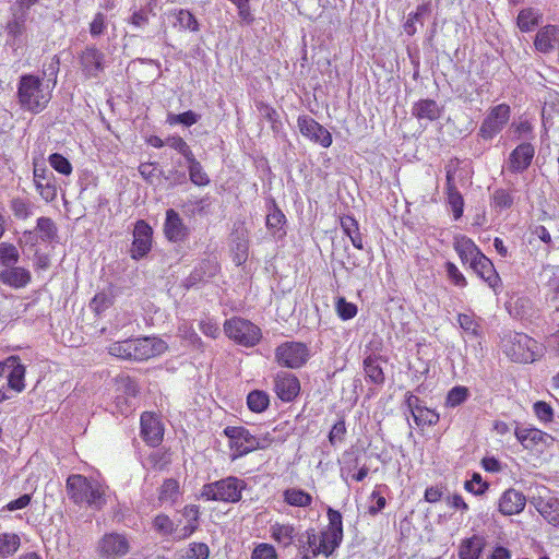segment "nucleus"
Returning <instances> with one entry per match:
<instances>
[{
  "instance_id": "0e129e2a",
  "label": "nucleus",
  "mask_w": 559,
  "mask_h": 559,
  "mask_svg": "<svg viewBox=\"0 0 559 559\" xmlns=\"http://www.w3.org/2000/svg\"><path fill=\"white\" fill-rule=\"evenodd\" d=\"M36 190L40 194V197L47 201L50 202L56 199L57 197V188L53 183V180H48L43 183L35 185Z\"/></svg>"
},
{
  "instance_id": "4c0bfd02",
  "label": "nucleus",
  "mask_w": 559,
  "mask_h": 559,
  "mask_svg": "<svg viewBox=\"0 0 559 559\" xmlns=\"http://www.w3.org/2000/svg\"><path fill=\"white\" fill-rule=\"evenodd\" d=\"M539 15L532 9H523L518 15V26L522 32H530L538 24Z\"/></svg>"
},
{
  "instance_id": "7c9ffc66",
  "label": "nucleus",
  "mask_w": 559,
  "mask_h": 559,
  "mask_svg": "<svg viewBox=\"0 0 559 559\" xmlns=\"http://www.w3.org/2000/svg\"><path fill=\"white\" fill-rule=\"evenodd\" d=\"M514 198L510 191L503 188L496 189L491 195L490 205L496 212L511 209Z\"/></svg>"
},
{
  "instance_id": "5fc2aeb1",
  "label": "nucleus",
  "mask_w": 559,
  "mask_h": 559,
  "mask_svg": "<svg viewBox=\"0 0 559 559\" xmlns=\"http://www.w3.org/2000/svg\"><path fill=\"white\" fill-rule=\"evenodd\" d=\"M199 513L198 506L190 504L185 507V515L190 516L191 521L183 528V537L190 536L198 528Z\"/></svg>"
},
{
  "instance_id": "aec40b11",
  "label": "nucleus",
  "mask_w": 559,
  "mask_h": 559,
  "mask_svg": "<svg viewBox=\"0 0 559 559\" xmlns=\"http://www.w3.org/2000/svg\"><path fill=\"white\" fill-rule=\"evenodd\" d=\"M526 504L525 496L513 489H507L499 499V511L504 515L521 513Z\"/></svg>"
},
{
  "instance_id": "f3484780",
  "label": "nucleus",
  "mask_w": 559,
  "mask_h": 559,
  "mask_svg": "<svg viewBox=\"0 0 559 559\" xmlns=\"http://www.w3.org/2000/svg\"><path fill=\"white\" fill-rule=\"evenodd\" d=\"M163 230L166 239L171 242H183L190 234L189 227L174 209L166 211Z\"/></svg>"
},
{
  "instance_id": "6e6d98bb",
  "label": "nucleus",
  "mask_w": 559,
  "mask_h": 559,
  "mask_svg": "<svg viewBox=\"0 0 559 559\" xmlns=\"http://www.w3.org/2000/svg\"><path fill=\"white\" fill-rule=\"evenodd\" d=\"M24 16H15L11 21H9L5 25V31L9 36L13 38H17L22 36L26 29Z\"/></svg>"
},
{
  "instance_id": "dca6fc26",
  "label": "nucleus",
  "mask_w": 559,
  "mask_h": 559,
  "mask_svg": "<svg viewBox=\"0 0 559 559\" xmlns=\"http://www.w3.org/2000/svg\"><path fill=\"white\" fill-rule=\"evenodd\" d=\"M310 357V350L305 343L286 342L282 344V362L289 368L302 367Z\"/></svg>"
},
{
  "instance_id": "473e14b6",
  "label": "nucleus",
  "mask_w": 559,
  "mask_h": 559,
  "mask_svg": "<svg viewBox=\"0 0 559 559\" xmlns=\"http://www.w3.org/2000/svg\"><path fill=\"white\" fill-rule=\"evenodd\" d=\"M21 539L15 533L0 534V559L12 556L20 547Z\"/></svg>"
},
{
  "instance_id": "e2e57ef3",
  "label": "nucleus",
  "mask_w": 559,
  "mask_h": 559,
  "mask_svg": "<svg viewBox=\"0 0 559 559\" xmlns=\"http://www.w3.org/2000/svg\"><path fill=\"white\" fill-rule=\"evenodd\" d=\"M111 305H112L111 298L104 292L97 293L91 301V307L97 313L104 312Z\"/></svg>"
},
{
  "instance_id": "338daca9",
  "label": "nucleus",
  "mask_w": 559,
  "mask_h": 559,
  "mask_svg": "<svg viewBox=\"0 0 559 559\" xmlns=\"http://www.w3.org/2000/svg\"><path fill=\"white\" fill-rule=\"evenodd\" d=\"M386 504L385 498L377 490H373L370 496V504L368 507V513L377 515L380 513Z\"/></svg>"
},
{
  "instance_id": "c03bdc74",
  "label": "nucleus",
  "mask_w": 559,
  "mask_h": 559,
  "mask_svg": "<svg viewBox=\"0 0 559 559\" xmlns=\"http://www.w3.org/2000/svg\"><path fill=\"white\" fill-rule=\"evenodd\" d=\"M166 145L180 153L186 160L194 157V154L188 143L179 135H171L166 139Z\"/></svg>"
},
{
  "instance_id": "412c9836",
  "label": "nucleus",
  "mask_w": 559,
  "mask_h": 559,
  "mask_svg": "<svg viewBox=\"0 0 559 559\" xmlns=\"http://www.w3.org/2000/svg\"><path fill=\"white\" fill-rule=\"evenodd\" d=\"M515 437L527 450H534L537 445L546 443L547 439L550 438L548 433L528 426L516 427Z\"/></svg>"
},
{
  "instance_id": "72a5a7b5",
  "label": "nucleus",
  "mask_w": 559,
  "mask_h": 559,
  "mask_svg": "<svg viewBox=\"0 0 559 559\" xmlns=\"http://www.w3.org/2000/svg\"><path fill=\"white\" fill-rule=\"evenodd\" d=\"M36 230L43 241H52L57 237V226L49 217H38L36 223Z\"/></svg>"
},
{
  "instance_id": "bb28decb",
  "label": "nucleus",
  "mask_w": 559,
  "mask_h": 559,
  "mask_svg": "<svg viewBox=\"0 0 559 559\" xmlns=\"http://www.w3.org/2000/svg\"><path fill=\"white\" fill-rule=\"evenodd\" d=\"M454 249L462 262H468L469 264L473 262L474 258H477L483 253L475 242L466 236L455 239Z\"/></svg>"
},
{
  "instance_id": "a18cd8bd",
  "label": "nucleus",
  "mask_w": 559,
  "mask_h": 559,
  "mask_svg": "<svg viewBox=\"0 0 559 559\" xmlns=\"http://www.w3.org/2000/svg\"><path fill=\"white\" fill-rule=\"evenodd\" d=\"M335 310L337 316L344 321L353 319L358 311L357 306L353 302H348L345 297H337Z\"/></svg>"
},
{
  "instance_id": "4468645a",
  "label": "nucleus",
  "mask_w": 559,
  "mask_h": 559,
  "mask_svg": "<svg viewBox=\"0 0 559 559\" xmlns=\"http://www.w3.org/2000/svg\"><path fill=\"white\" fill-rule=\"evenodd\" d=\"M152 227L143 219L134 225L131 258L140 260L144 258L152 248Z\"/></svg>"
},
{
  "instance_id": "e433bc0d",
  "label": "nucleus",
  "mask_w": 559,
  "mask_h": 559,
  "mask_svg": "<svg viewBox=\"0 0 559 559\" xmlns=\"http://www.w3.org/2000/svg\"><path fill=\"white\" fill-rule=\"evenodd\" d=\"M10 210L12 211L14 217L20 221H26L33 214L31 202L20 197L13 198L10 201Z\"/></svg>"
},
{
  "instance_id": "680f3d73",
  "label": "nucleus",
  "mask_w": 559,
  "mask_h": 559,
  "mask_svg": "<svg viewBox=\"0 0 559 559\" xmlns=\"http://www.w3.org/2000/svg\"><path fill=\"white\" fill-rule=\"evenodd\" d=\"M533 408L535 415L539 420L544 423H550L552 420L554 412L548 403L544 401H538L534 404Z\"/></svg>"
},
{
  "instance_id": "ddd939ff",
  "label": "nucleus",
  "mask_w": 559,
  "mask_h": 559,
  "mask_svg": "<svg viewBox=\"0 0 559 559\" xmlns=\"http://www.w3.org/2000/svg\"><path fill=\"white\" fill-rule=\"evenodd\" d=\"M535 156V147L530 142L515 146L506 162L507 170L511 174H522L528 169Z\"/></svg>"
},
{
  "instance_id": "7ed1b4c3",
  "label": "nucleus",
  "mask_w": 559,
  "mask_h": 559,
  "mask_svg": "<svg viewBox=\"0 0 559 559\" xmlns=\"http://www.w3.org/2000/svg\"><path fill=\"white\" fill-rule=\"evenodd\" d=\"M17 102L24 111L37 115L43 112L52 98V88L44 85L43 78L23 74L17 82Z\"/></svg>"
},
{
  "instance_id": "a211bd4d",
  "label": "nucleus",
  "mask_w": 559,
  "mask_h": 559,
  "mask_svg": "<svg viewBox=\"0 0 559 559\" xmlns=\"http://www.w3.org/2000/svg\"><path fill=\"white\" fill-rule=\"evenodd\" d=\"M488 546V538L483 534H473L463 538L457 546L459 559H481Z\"/></svg>"
},
{
  "instance_id": "8fccbe9b",
  "label": "nucleus",
  "mask_w": 559,
  "mask_h": 559,
  "mask_svg": "<svg viewBox=\"0 0 559 559\" xmlns=\"http://www.w3.org/2000/svg\"><path fill=\"white\" fill-rule=\"evenodd\" d=\"M178 335L198 348L203 346L202 338L194 331L193 326L188 322H183L178 326Z\"/></svg>"
},
{
  "instance_id": "603ef678",
  "label": "nucleus",
  "mask_w": 559,
  "mask_h": 559,
  "mask_svg": "<svg viewBox=\"0 0 559 559\" xmlns=\"http://www.w3.org/2000/svg\"><path fill=\"white\" fill-rule=\"evenodd\" d=\"M200 331L210 338L216 340L221 334V329L217 322L209 317H205L199 322Z\"/></svg>"
},
{
  "instance_id": "79ce46f5",
  "label": "nucleus",
  "mask_w": 559,
  "mask_h": 559,
  "mask_svg": "<svg viewBox=\"0 0 559 559\" xmlns=\"http://www.w3.org/2000/svg\"><path fill=\"white\" fill-rule=\"evenodd\" d=\"M50 166L59 174L63 176H70L73 171V167L69 159L60 153H52L48 157Z\"/></svg>"
},
{
  "instance_id": "37998d69",
  "label": "nucleus",
  "mask_w": 559,
  "mask_h": 559,
  "mask_svg": "<svg viewBox=\"0 0 559 559\" xmlns=\"http://www.w3.org/2000/svg\"><path fill=\"white\" fill-rule=\"evenodd\" d=\"M469 396V390L463 385L452 388L447 395V406L456 407L463 404Z\"/></svg>"
},
{
  "instance_id": "052dcab7",
  "label": "nucleus",
  "mask_w": 559,
  "mask_h": 559,
  "mask_svg": "<svg viewBox=\"0 0 559 559\" xmlns=\"http://www.w3.org/2000/svg\"><path fill=\"white\" fill-rule=\"evenodd\" d=\"M210 555L209 546L204 543H192L187 550V559H207Z\"/></svg>"
},
{
  "instance_id": "c9c22d12",
  "label": "nucleus",
  "mask_w": 559,
  "mask_h": 559,
  "mask_svg": "<svg viewBox=\"0 0 559 559\" xmlns=\"http://www.w3.org/2000/svg\"><path fill=\"white\" fill-rule=\"evenodd\" d=\"M176 26L179 27L181 31H190V32H198L199 31V22L195 19V16L186 9H180L176 11Z\"/></svg>"
},
{
  "instance_id": "c756f323",
  "label": "nucleus",
  "mask_w": 559,
  "mask_h": 559,
  "mask_svg": "<svg viewBox=\"0 0 559 559\" xmlns=\"http://www.w3.org/2000/svg\"><path fill=\"white\" fill-rule=\"evenodd\" d=\"M269 405V394L262 390H253L247 395V406L253 413H262Z\"/></svg>"
},
{
  "instance_id": "ea45409f",
  "label": "nucleus",
  "mask_w": 559,
  "mask_h": 559,
  "mask_svg": "<svg viewBox=\"0 0 559 559\" xmlns=\"http://www.w3.org/2000/svg\"><path fill=\"white\" fill-rule=\"evenodd\" d=\"M179 495V483L174 478H167L163 481L158 499L160 501H175Z\"/></svg>"
},
{
  "instance_id": "2f4dec72",
  "label": "nucleus",
  "mask_w": 559,
  "mask_h": 559,
  "mask_svg": "<svg viewBox=\"0 0 559 559\" xmlns=\"http://www.w3.org/2000/svg\"><path fill=\"white\" fill-rule=\"evenodd\" d=\"M188 164L190 181L198 187L207 186L210 183V177L203 169L201 163L195 158V156L188 160Z\"/></svg>"
},
{
  "instance_id": "09e8293b",
  "label": "nucleus",
  "mask_w": 559,
  "mask_h": 559,
  "mask_svg": "<svg viewBox=\"0 0 559 559\" xmlns=\"http://www.w3.org/2000/svg\"><path fill=\"white\" fill-rule=\"evenodd\" d=\"M413 418L417 426H433L439 421V414L433 409L423 406Z\"/></svg>"
},
{
  "instance_id": "bf43d9fd",
  "label": "nucleus",
  "mask_w": 559,
  "mask_h": 559,
  "mask_svg": "<svg viewBox=\"0 0 559 559\" xmlns=\"http://www.w3.org/2000/svg\"><path fill=\"white\" fill-rule=\"evenodd\" d=\"M107 22L103 12H97L90 23V34L92 37H98L106 31Z\"/></svg>"
},
{
  "instance_id": "5701e85b",
  "label": "nucleus",
  "mask_w": 559,
  "mask_h": 559,
  "mask_svg": "<svg viewBox=\"0 0 559 559\" xmlns=\"http://www.w3.org/2000/svg\"><path fill=\"white\" fill-rule=\"evenodd\" d=\"M7 368L11 371L8 374V386L15 392L20 393L25 389V373L26 368L21 364L19 356H10L7 358Z\"/></svg>"
},
{
  "instance_id": "20e7f679",
  "label": "nucleus",
  "mask_w": 559,
  "mask_h": 559,
  "mask_svg": "<svg viewBox=\"0 0 559 559\" xmlns=\"http://www.w3.org/2000/svg\"><path fill=\"white\" fill-rule=\"evenodd\" d=\"M69 499L74 504H86L100 510L106 503V488L81 474H72L66 480Z\"/></svg>"
},
{
  "instance_id": "393cba45",
  "label": "nucleus",
  "mask_w": 559,
  "mask_h": 559,
  "mask_svg": "<svg viewBox=\"0 0 559 559\" xmlns=\"http://www.w3.org/2000/svg\"><path fill=\"white\" fill-rule=\"evenodd\" d=\"M442 107L438 103L430 98L419 99L412 107V115L417 119H427L429 121H436L441 117Z\"/></svg>"
},
{
  "instance_id": "13d9d810",
  "label": "nucleus",
  "mask_w": 559,
  "mask_h": 559,
  "mask_svg": "<svg viewBox=\"0 0 559 559\" xmlns=\"http://www.w3.org/2000/svg\"><path fill=\"white\" fill-rule=\"evenodd\" d=\"M153 526L158 533L163 535H169L174 531V522L166 514L156 515L153 520Z\"/></svg>"
},
{
  "instance_id": "f8f14e48",
  "label": "nucleus",
  "mask_w": 559,
  "mask_h": 559,
  "mask_svg": "<svg viewBox=\"0 0 559 559\" xmlns=\"http://www.w3.org/2000/svg\"><path fill=\"white\" fill-rule=\"evenodd\" d=\"M97 550L104 559H118L129 552L130 544L122 534L107 533L98 542Z\"/></svg>"
},
{
  "instance_id": "1a4fd4ad",
  "label": "nucleus",
  "mask_w": 559,
  "mask_h": 559,
  "mask_svg": "<svg viewBox=\"0 0 559 559\" xmlns=\"http://www.w3.org/2000/svg\"><path fill=\"white\" fill-rule=\"evenodd\" d=\"M78 67L85 80L96 79L105 70V53L95 45H86L76 56Z\"/></svg>"
},
{
  "instance_id": "4be33fe9",
  "label": "nucleus",
  "mask_w": 559,
  "mask_h": 559,
  "mask_svg": "<svg viewBox=\"0 0 559 559\" xmlns=\"http://www.w3.org/2000/svg\"><path fill=\"white\" fill-rule=\"evenodd\" d=\"M559 44V27L556 25H546L542 27L535 37L534 45L536 50L548 53Z\"/></svg>"
},
{
  "instance_id": "f03ea898",
  "label": "nucleus",
  "mask_w": 559,
  "mask_h": 559,
  "mask_svg": "<svg viewBox=\"0 0 559 559\" xmlns=\"http://www.w3.org/2000/svg\"><path fill=\"white\" fill-rule=\"evenodd\" d=\"M167 347L163 340L146 336L114 342L108 346V353L123 360L144 361L164 354Z\"/></svg>"
},
{
  "instance_id": "9d476101",
  "label": "nucleus",
  "mask_w": 559,
  "mask_h": 559,
  "mask_svg": "<svg viewBox=\"0 0 559 559\" xmlns=\"http://www.w3.org/2000/svg\"><path fill=\"white\" fill-rule=\"evenodd\" d=\"M224 433L229 439V448L234 460L252 452L259 445L255 437L243 427L229 426L224 429Z\"/></svg>"
},
{
  "instance_id": "2eb2a0df",
  "label": "nucleus",
  "mask_w": 559,
  "mask_h": 559,
  "mask_svg": "<svg viewBox=\"0 0 559 559\" xmlns=\"http://www.w3.org/2000/svg\"><path fill=\"white\" fill-rule=\"evenodd\" d=\"M298 127L301 134L322 147L332 144V135L328 129L317 122L313 118L304 116L298 118Z\"/></svg>"
},
{
  "instance_id": "6e6552de",
  "label": "nucleus",
  "mask_w": 559,
  "mask_h": 559,
  "mask_svg": "<svg viewBox=\"0 0 559 559\" xmlns=\"http://www.w3.org/2000/svg\"><path fill=\"white\" fill-rule=\"evenodd\" d=\"M511 109L507 104H499L490 108L484 118L477 135L484 141H491L507 126L510 120Z\"/></svg>"
},
{
  "instance_id": "0eeeda50",
  "label": "nucleus",
  "mask_w": 559,
  "mask_h": 559,
  "mask_svg": "<svg viewBox=\"0 0 559 559\" xmlns=\"http://www.w3.org/2000/svg\"><path fill=\"white\" fill-rule=\"evenodd\" d=\"M506 354L515 362L528 364L536 360L539 356L538 343L524 333H514L510 335L509 343L506 345Z\"/></svg>"
},
{
  "instance_id": "f257e3e1",
  "label": "nucleus",
  "mask_w": 559,
  "mask_h": 559,
  "mask_svg": "<svg viewBox=\"0 0 559 559\" xmlns=\"http://www.w3.org/2000/svg\"><path fill=\"white\" fill-rule=\"evenodd\" d=\"M343 539V532L325 530L319 537L313 532H298L292 525H282V547L287 549L294 545L297 555L301 559H313L320 554L330 556L340 546Z\"/></svg>"
},
{
  "instance_id": "b1692460",
  "label": "nucleus",
  "mask_w": 559,
  "mask_h": 559,
  "mask_svg": "<svg viewBox=\"0 0 559 559\" xmlns=\"http://www.w3.org/2000/svg\"><path fill=\"white\" fill-rule=\"evenodd\" d=\"M32 280L28 270L20 266H9L0 272V281L13 288H23Z\"/></svg>"
},
{
  "instance_id": "a878e982",
  "label": "nucleus",
  "mask_w": 559,
  "mask_h": 559,
  "mask_svg": "<svg viewBox=\"0 0 559 559\" xmlns=\"http://www.w3.org/2000/svg\"><path fill=\"white\" fill-rule=\"evenodd\" d=\"M381 361H384L382 356L376 354H369L364 358L365 374L376 385H382L385 381Z\"/></svg>"
},
{
  "instance_id": "f704fd0d",
  "label": "nucleus",
  "mask_w": 559,
  "mask_h": 559,
  "mask_svg": "<svg viewBox=\"0 0 559 559\" xmlns=\"http://www.w3.org/2000/svg\"><path fill=\"white\" fill-rule=\"evenodd\" d=\"M119 395H126L131 399L139 394V385L136 381L128 374L119 376L115 379Z\"/></svg>"
},
{
  "instance_id": "3c124183",
  "label": "nucleus",
  "mask_w": 559,
  "mask_h": 559,
  "mask_svg": "<svg viewBox=\"0 0 559 559\" xmlns=\"http://www.w3.org/2000/svg\"><path fill=\"white\" fill-rule=\"evenodd\" d=\"M464 488L475 496H481L488 490L489 484L483 480L480 474L474 473L472 478L465 481Z\"/></svg>"
},
{
  "instance_id": "4d7b16f0",
  "label": "nucleus",
  "mask_w": 559,
  "mask_h": 559,
  "mask_svg": "<svg viewBox=\"0 0 559 559\" xmlns=\"http://www.w3.org/2000/svg\"><path fill=\"white\" fill-rule=\"evenodd\" d=\"M346 435V426L345 420L340 419L337 423L333 425L329 432V441L331 445L335 447L337 443H341L344 441Z\"/></svg>"
},
{
  "instance_id": "cd10ccee",
  "label": "nucleus",
  "mask_w": 559,
  "mask_h": 559,
  "mask_svg": "<svg viewBox=\"0 0 559 559\" xmlns=\"http://www.w3.org/2000/svg\"><path fill=\"white\" fill-rule=\"evenodd\" d=\"M300 393L299 379L290 373H282V402H290Z\"/></svg>"
},
{
  "instance_id": "864d4df0",
  "label": "nucleus",
  "mask_w": 559,
  "mask_h": 559,
  "mask_svg": "<svg viewBox=\"0 0 559 559\" xmlns=\"http://www.w3.org/2000/svg\"><path fill=\"white\" fill-rule=\"evenodd\" d=\"M447 276L449 281L459 287H465L467 285V281L465 276L462 274V272L457 269V266L453 263L448 261L444 265Z\"/></svg>"
},
{
  "instance_id": "774afa93",
  "label": "nucleus",
  "mask_w": 559,
  "mask_h": 559,
  "mask_svg": "<svg viewBox=\"0 0 559 559\" xmlns=\"http://www.w3.org/2000/svg\"><path fill=\"white\" fill-rule=\"evenodd\" d=\"M345 466L342 468V473L346 469L352 472L359 466V454L358 450L352 448L344 452L343 454Z\"/></svg>"
},
{
  "instance_id": "9b49d317",
  "label": "nucleus",
  "mask_w": 559,
  "mask_h": 559,
  "mask_svg": "<svg viewBox=\"0 0 559 559\" xmlns=\"http://www.w3.org/2000/svg\"><path fill=\"white\" fill-rule=\"evenodd\" d=\"M140 436L150 447H158L164 439V425L153 412H143L140 417Z\"/></svg>"
},
{
  "instance_id": "39448f33",
  "label": "nucleus",
  "mask_w": 559,
  "mask_h": 559,
  "mask_svg": "<svg viewBox=\"0 0 559 559\" xmlns=\"http://www.w3.org/2000/svg\"><path fill=\"white\" fill-rule=\"evenodd\" d=\"M247 483L236 476H227L219 480L204 484L201 488L200 498L204 501H216L236 503L242 498Z\"/></svg>"
},
{
  "instance_id": "a19ab883",
  "label": "nucleus",
  "mask_w": 559,
  "mask_h": 559,
  "mask_svg": "<svg viewBox=\"0 0 559 559\" xmlns=\"http://www.w3.org/2000/svg\"><path fill=\"white\" fill-rule=\"evenodd\" d=\"M234 243L231 246V255L233 261L236 263V265L243 264L248 259V240L245 238L237 237L233 240Z\"/></svg>"
},
{
  "instance_id": "c85d7f7f",
  "label": "nucleus",
  "mask_w": 559,
  "mask_h": 559,
  "mask_svg": "<svg viewBox=\"0 0 559 559\" xmlns=\"http://www.w3.org/2000/svg\"><path fill=\"white\" fill-rule=\"evenodd\" d=\"M283 496L284 501L293 507L307 508L312 503V496L300 488H288Z\"/></svg>"
},
{
  "instance_id": "6ab92c4d",
  "label": "nucleus",
  "mask_w": 559,
  "mask_h": 559,
  "mask_svg": "<svg viewBox=\"0 0 559 559\" xmlns=\"http://www.w3.org/2000/svg\"><path fill=\"white\" fill-rule=\"evenodd\" d=\"M469 266L493 290L500 286L501 280L499 274L497 273L491 260L484 253L474 258Z\"/></svg>"
},
{
  "instance_id": "69168bd1",
  "label": "nucleus",
  "mask_w": 559,
  "mask_h": 559,
  "mask_svg": "<svg viewBox=\"0 0 559 559\" xmlns=\"http://www.w3.org/2000/svg\"><path fill=\"white\" fill-rule=\"evenodd\" d=\"M251 559H277V554L273 546L260 544L252 551Z\"/></svg>"
},
{
  "instance_id": "de8ad7c7",
  "label": "nucleus",
  "mask_w": 559,
  "mask_h": 559,
  "mask_svg": "<svg viewBox=\"0 0 559 559\" xmlns=\"http://www.w3.org/2000/svg\"><path fill=\"white\" fill-rule=\"evenodd\" d=\"M460 326L469 335L478 337L480 335V324L475 320L474 316L460 313L457 316Z\"/></svg>"
},
{
  "instance_id": "49530a36",
  "label": "nucleus",
  "mask_w": 559,
  "mask_h": 559,
  "mask_svg": "<svg viewBox=\"0 0 559 559\" xmlns=\"http://www.w3.org/2000/svg\"><path fill=\"white\" fill-rule=\"evenodd\" d=\"M447 202L451 206L455 221L460 219L464 211V199L459 190L445 192Z\"/></svg>"
},
{
  "instance_id": "423d86ee",
  "label": "nucleus",
  "mask_w": 559,
  "mask_h": 559,
  "mask_svg": "<svg viewBox=\"0 0 559 559\" xmlns=\"http://www.w3.org/2000/svg\"><path fill=\"white\" fill-rule=\"evenodd\" d=\"M223 329L229 340L243 347L255 346L262 337L258 325L240 317L225 320Z\"/></svg>"
},
{
  "instance_id": "58836bf2",
  "label": "nucleus",
  "mask_w": 559,
  "mask_h": 559,
  "mask_svg": "<svg viewBox=\"0 0 559 559\" xmlns=\"http://www.w3.org/2000/svg\"><path fill=\"white\" fill-rule=\"evenodd\" d=\"M20 259L17 248L10 242L0 243V264L9 267L14 265Z\"/></svg>"
}]
</instances>
